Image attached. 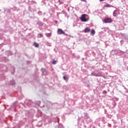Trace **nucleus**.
<instances>
[{"label":"nucleus","instance_id":"c756f323","mask_svg":"<svg viewBox=\"0 0 128 128\" xmlns=\"http://www.w3.org/2000/svg\"><path fill=\"white\" fill-rule=\"evenodd\" d=\"M82 2H86V0H81Z\"/></svg>","mask_w":128,"mask_h":128},{"label":"nucleus","instance_id":"ea45409f","mask_svg":"<svg viewBox=\"0 0 128 128\" xmlns=\"http://www.w3.org/2000/svg\"><path fill=\"white\" fill-rule=\"evenodd\" d=\"M70 40V38H68V40Z\"/></svg>","mask_w":128,"mask_h":128},{"label":"nucleus","instance_id":"f3484780","mask_svg":"<svg viewBox=\"0 0 128 128\" xmlns=\"http://www.w3.org/2000/svg\"><path fill=\"white\" fill-rule=\"evenodd\" d=\"M63 78L64 80H68V78L66 76H64Z\"/></svg>","mask_w":128,"mask_h":128},{"label":"nucleus","instance_id":"cd10ccee","mask_svg":"<svg viewBox=\"0 0 128 128\" xmlns=\"http://www.w3.org/2000/svg\"><path fill=\"white\" fill-rule=\"evenodd\" d=\"M37 104L38 106H40V102L38 101V104Z\"/></svg>","mask_w":128,"mask_h":128},{"label":"nucleus","instance_id":"72a5a7b5","mask_svg":"<svg viewBox=\"0 0 128 128\" xmlns=\"http://www.w3.org/2000/svg\"><path fill=\"white\" fill-rule=\"evenodd\" d=\"M13 106H14V107H15L16 106V105H15V104H13Z\"/></svg>","mask_w":128,"mask_h":128},{"label":"nucleus","instance_id":"f257e3e1","mask_svg":"<svg viewBox=\"0 0 128 128\" xmlns=\"http://www.w3.org/2000/svg\"><path fill=\"white\" fill-rule=\"evenodd\" d=\"M88 15L83 14L82 15L81 17L80 18V20L81 22H86L88 20Z\"/></svg>","mask_w":128,"mask_h":128},{"label":"nucleus","instance_id":"a878e982","mask_svg":"<svg viewBox=\"0 0 128 128\" xmlns=\"http://www.w3.org/2000/svg\"><path fill=\"white\" fill-rule=\"evenodd\" d=\"M103 94H107L106 91V90L103 91Z\"/></svg>","mask_w":128,"mask_h":128},{"label":"nucleus","instance_id":"412c9836","mask_svg":"<svg viewBox=\"0 0 128 128\" xmlns=\"http://www.w3.org/2000/svg\"><path fill=\"white\" fill-rule=\"evenodd\" d=\"M58 2H60V4H64V2H62V0H58Z\"/></svg>","mask_w":128,"mask_h":128},{"label":"nucleus","instance_id":"0eeeda50","mask_svg":"<svg viewBox=\"0 0 128 128\" xmlns=\"http://www.w3.org/2000/svg\"><path fill=\"white\" fill-rule=\"evenodd\" d=\"M90 32V29L88 27L86 28L84 30V32L86 33Z\"/></svg>","mask_w":128,"mask_h":128},{"label":"nucleus","instance_id":"a211bd4d","mask_svg":"<svg viewBox=\"0 0 128 128\" xmlns=\"http://www.w3.org/2000/svg\"><path fill=\"white\" fill-rule=\"evenodd\" d=\"M48 120V122L49 124H50V122H52V119H50V118H48V119H46V121Z\"/></svg>","mask_w":128,"mask_h":128},{"label":"nucleus","instance_id":"7ed1b4c3","mask_svg":"<svg viewBox=\"0 0 128 128\" xmlns=\"http://www.w3.org/2000/svg\"><path fill=\"white\" fill-rule=\"evenodd\" d=\"M91 76H102V74H100V72L96 73L95 72H92L91 73Z\"/></svg>","mask_w":128,"mask_h":128},{"label":"nucleus","instance_id":"e433bc0d","mask_svg":"<svg viewBox=\"0 0 128 128\" xmlns=\"http://www.w3.org/2000/svg\"><path fill=\"white\" fill-rule=\"evenodd\" d=\"M40 14V12H38V14Z\"/></svg>","mask_w":128,"mask_h":128},{"label":"nucleus","instance_id":"393cba45","mask_svg":"<svg viewBox=\"0 0 128 128\" xmlns=\"http://www.w3.org/2000/svg\"><path fill=\"white\" fill-rule=\"evenodd\" d=\"M38 36V38H42V34H39Z\"/></svg>","mask_w":128,"mask_h":128},{"label":"nucleus","instance_id":"c85d7f7f","mask_svg":"<svg viewBox=\"0 0 128 128\" xmlns=\"http://www.w3.org/2000/svg\"><path fill=\"white\" fill-rule=\"evenodd\" d=\"M22 98H24V96H22V97L19 98V100H22Z\"/></svg>","mask_w":128,"mask_h":128},{"label":"nucleus","instance_id":"bb28decb","mask_svg":"<svg viewBox=\"0 0 128 128\" xmlns=\"http://www.w3.org/2000/svg\"><path fill=\"white\" fill-rule=\"evenodd\" d=\"M58 122V118H56V120L54 121L55 122Z\"/></svg>","mask_w":128,"mask_h":128},{"label":"nucleus","instance_id":"20e7f679","mask_svg":"<svg viewBox=\"0 0 128 128\" xmlns=\"http://www.w3.org/2000/svg\"><path fill=\"white\" fill-rule=\"evenodd\" d=\"M58 34H64L65 36H68V34H66L64 31L62 30V29L59 28L58 30Z\"/></svg>","mask_w":128,"mask_h":128},{"label":"nucleus","instance_id":"58836bf2","mask_svg":"<svg viewBox=\"0 0 128 128\" xmlns=\"http://www.w3.org/2000/svg\"><path fill=\"white\" fill-rule=\"evenodd\" d=\"M127 70H128V68H127Z\"/></svg>","mask_w":128,"mask_h":128},{"label":"nucleus","instance_id":"4468645a","mask_svg":"<svg viewBox=\"0 0 128 128\" xmlns=\"http://www.w3.org/2000/svg\"><path fill=\"white\" fill-rule=\"evenodd\" d=\"M84 116L86 118L87 120H88V118H90V116H88V114L87 113H84Z\"/></svg>","mask_w":128,"mask_h":128},{"label":"nucleus","instance_id":"f704fd0d","mask_svg":"<svg viewBox=\"0 0 128 128\" xmlns=\"http://www.w3.org/2000/svg\"><path fill=\"white\" fill-rule=\"evenodd\" d=\"M55 22H56V24H58V21H55Z\"/></svg>","mask_w":128,"mask_h":128},{"label":"nucleus","instance_id":"f8f14e48","mask_svg":"<svg viewBox=\"0 0 128 128\" xmlns=\"http://www.w3.org/2000/svg\"><path fill=\"white\" fill-rule=\"evenodd\" d=\"M10 72L12 74L14 73V66L11 67Z\"/></svg>","mask_w":128,"mask_h":128},{"label":"nucleus","instance_id":"4c0bfd02","mask_svg":"<svg viewBox=\"0 0 128 128\" xmlns=\"http://www.w3.org/2000/svg\"><path fill=\"white\" fill-rule=\"evenodd\" d=\"M124 90H126V87H124Z\"/></svg>","mask_w":128,"mask_h":128},{"label":"nucleus","instance_id":"7c9ffc66","mask_svg":"<svg viewBox=\"0 0 128 128\" xmlns=\"http://www.w3.org/2000/svg\"><path fill=\"white\" fill-rule=\"evenodd\" d=\"M28 10H30V6H29Z\"/></svg>","mask_w":128,"mask_h":128},{"label":"nucleus","instance_id":"dca6fc26","mask_svg":"<svg viewBox=\"0 0 128 128\" xmlns=\"http://www.w3.org/2000/svg\"><path fill=\"white\" fill-rule=\"evenodd\" d=\"M46 36H48V38H50L52 36V34L51 33H46Z\"/></svg>","mask_w":128,"mask_h":128},{"label":"nucleus","instance_id":"6ab92c4d","mask_svg":"<svg viewBox=\"0 0 128 128\" xmlns=\"http://www.w3.org/2000/svg\"><path fill=\"white\" fill-rule=\"evenodd\" d=\"M34 44L36 48H38V43L34 42Z\"/></svg>","mask_w":128,"mask_h":128},{"label":"nucleus","instance_id":"6e6552de","mask_svg":"<svg viewBox=\"0 0 128 128\" xmlns=\"http://www.w3.org/2000/svg\"><path fill=\"white\" fill-rule=\"evenodd\" d=\"M41 70L42 72V74H44V76H46V74H48V72L44 68H42Z\"/></svg>","mask_w":128,"mask_h":128},{"label":"nucleus","instance_id":"5701e85b","mask_svg":"<svg viewBox=\"0 0 128 128\" xmlns=\"http://www.w3.org/2000/svg\"><path fill=\"white\" fill-rule=\"evenodd\" d=\"M52 64H56V60H53L52 62Z\"/></svg>","mask_w":128,"mask_h":128},{"label":"nucleus","instance_id":"c9c22d12","mask_svg":"<svg viewBox=\"0 0 128 128\" xmlns=\"http://www.w3.org/2000/svg\"><path fill=\"white\" fill-rule=\"evenodd\" d=\"M124 42V41H122V40H121V41H120V42Z\"/></svg>","mask_w":128,"mask_h":128},{"label":"nucleus","instance_id":"f03ea898","mask_svg":"<svg viewBox=\"0 0 128 128\" xmlns=\"http://www.w3.org/2000/svg\"><path fill=\"white\" fill-rule=\"evenodd\" d=\"M122 52L120 50H112L111 51V54H112V56H114L116 54H120V52Z\"/></svg>","mask_w":128,"mask_h":128},{"label":"nucleus","instance_id":"2eb2a0df","mask_svg":"<svg viewBox=\"0 0 128 128\" xmlns=\"http://www.w3.org/2000/svg\"><path fill=\"white\" fill-rule=\"evenodd\" d=\"M10 84L12 86H14V84H16V82H14V80H11Z\"/></svg>","mask_w":128,"mask_h":128},{"label":"nucleus","instance_id":"2f4dec72","mask_svg":"<svg viewBox=\"0 0 128 128\" xmlns=\"http://www.w3.org/2000/svg\"><path fill=\"white\" fill-rule=\"evenodd\" d=\"M92 122V120L90 119L89 122Z\"/></svg>","mask_w":128,"mask_h":128},{"label":"nucleus","instance_id":"423d86ee","mask_svg":"<svg viewBox=\"0 0 128 128\" xmlns=\"http://www.w3.org/2000/svg\"><path fill=\"white\" fill-rule=\"evenodd\" d=\"M8 68L6 66H3L2 68H0V72H2V70H4V72H8Z\"/></svg>","mask_w":128,"mask_h":128},{"label":"nucleus","instance_id":"ddd939ff","mask_svg":"<svg viewBox=\"0 0 128 128\" xmlns=\"http://www.w3.org/2000/svg\"><path fill=\"white\" fill-rule=\"evenodd\" d=\"M114 16H118V12L116 10H114L113 12Z\"/></svg>","mask_w":128,"mask_h":128},{"label":"nucleus","instance_id":"473e14b6","mask_svg":"<svg viewBox=\"0 0 128 128\" xmlns=\"http://www.w3.org/2000/svg\"><path fill=\"white\" fill-rule=\"evenodd\" d=\"M104 0H100V2H104Z\"/></svg>","mask_w":128,"mask_h":128},{"label":"nucleus","instance_id":"4be33fe9","mask_svg":"<svg viewBox=\"0 0 128 128\" xmlns=\"http://www.w3.org/2000/svg\"><path fill=\"white\" fill-rule=\"evenodd\" d=\"M58 128H64V126H62V124H60L58 126Z\"/></svg>","mask_w":128,"mask_h":128},{"label":"nucleus","instance_id":"9d476101","mask_svg":"<svg viewBox=\"0 0 128 128\" xmlns=\"http://www.w3.org/2000/svg\"><path fill=\"white\" fill-rule=\"evenodd\" d=\"M37 24H38V26H42L44 24H42V22L38 21L37 22Z\"/></svg>","mask_w":128,"mask_h":128},{"label":"nucleus","instance_id":"39448f33","mask_svg":"<svg viewBox=\"0 0 128 128\" xmlns=\"http://www.w3.org/2000/svg\"><path fill=\"white\" fill-rule=\"evenodd\" d=\"M112 22V18H106L104 20V22H105V24H108L110 22Z\"/></svg>","mask_w":128,"mask_h":128},{"label":"nucleus","instance_id":"9b49d317","mask_svg":"<svg viewBox=\"0 0 128 128\" xmlns=\"http://www.w3.org/2000/svg\"><path fill=\"white\" fill-rule=\"evenodd\" d=\"M95 34H96V31L94 29H92L90 32L91 36H94Z\"/></svg>","mask_w":128,"mask_h":128},{"label":"nucleus","instance_id":"aec40b11","mask_svg":"<svg viewBox=\"0 0 128 128\" xmlns=\"http://www.w3.org/2000/svg\"><path fill=\"white\" fill-rule=\"evenodd\" d=\"M13 10H18V9L16 7L14 6L12 8Z\"/></svg>","mask_w":128,"mask_h":128},{"label":"nucleus","instance_id":"1a4fd4ad","mask_svg":"<svg viewBox=\"0 0 128 128\" xmlns=\"http://www.w3.org/2000/svg\"><path fill=\"white\" fill-rule=\"evenodd\" d=\"M6 54H8V56H12V53L10 51H6Z\"/></svg>","mask_w":128,"mask_h":128},{"label":"nucleus","instance_id":"b1692460","mask_svg":"<svg viewBox=\"0 0 128 128\" xmlns=\"http://www.w3.org/2000/svg\"><path fill=\"white\" fill-rule=\"evenodd\" d=\"M105 8H110V4H107L106 5L104 6Z\"/></svg>","mask_w":128,"mask_h":128}]
</instances>
